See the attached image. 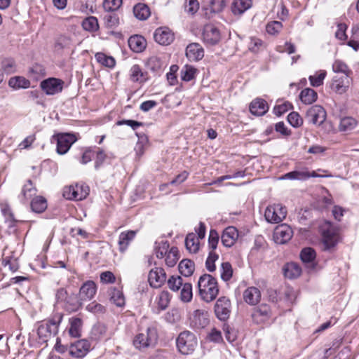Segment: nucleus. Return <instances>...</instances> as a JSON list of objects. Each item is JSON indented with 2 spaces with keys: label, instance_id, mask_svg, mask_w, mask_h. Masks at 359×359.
Wrapping results in <instances>:
<instances>
[{
  "label": "nucleus",
  "instance_id": "obj_1",
  "mask_svg": "<svg viewBox=\"0 0 359 359\" xmlns=\"http://www.w3.org/2000/svg\"><path fill=\"white\" fill-rule=\"evenodd\" d=\"M198 292L201 298L206 302L213 301L219 293L217 280L210 274L202 275L198 281Z\"/></svg>",
  "mask_w": 359,
  "mask_h": 359
},
{
  "label": "nucleus",
  "instance_id": "obj_2",
  "mask_svg": "<svg viewBox=\"0 0 359 359\" xmlns=\"http://www.w3.org/2000/svg\"><path fill=\"white\" fill-rule=\"evenodd\" d=\"M97 292V285L93 280H87L82 284L79 289L78 300L71 304L69 310L77 311L82 306L83 302L91 300Z\"/></svg>",
  "mask_w": 359,
  "mask_h": 359
},
{
  "label": "nucleus",
  "instance_id": "obj_3",
  "mask_svg": "<svg viewBox=\"0 0 359 359\" xmlns=\"http://www.w3.org/2000/svg\"><path fill=\"white\" fill-rule=\"evenodd\" d=\"M322 248L323 250H330L334 248L339 241L337 231L330 222H325L321 227Z\"/></svg>",
  "mask_w": 359,
  "mask_h": 359
},
{
  "label": "nucleus",
  "instance_id": "obj_4",
  "mask_svg": "<svg viewBox=\"0 0 359 359\" xmlns=\"http://www.w3.org/2000/svg\"><path fill=\"white\" fill-rule=\"evenodd\" d=\"M176 343L178 350L182 354H189L192 353L197 345L195 335L190 331L181 332L177 339Z\"/></svg>",
  "mask_w": 359,
  "mask_h": 359
},
{
  "label": "nucleus",
  "instance_id": "obj_5",
  "mask_svg": "<svg viewBox=\"0 0 359 359\" xmlns=\"http://www.w3.org/2000/svg\"><path fill=\"white\" fill-rule=\"evenodd\" d=\"M89 187L84 184H75L65 187L63 196L68 200L81 201L89 194Z\"/></svg>",
  "mask_w": 359,
  "mask_h": 359
},
{
  "label": "nucleus",
  "instance_id": "obj_6",
  "mask_svg": "<svg viewBox=\"0 0 359 359\" xmlns=\"http://www.w3.org/2000/svg\"><path fill=\"white\" fill-rule=\"evenodd\" d=\"M287 215V209L280 204L269 205L264 212L266 220L270 223H279L282 222Z\"/></svg>",
  "mask_w": 359,
  "mask_h": 359
},
{
  "label": "nucleus",
  "instance_id": "obj_7",
  "mask_svg": "<svg viewBox=\"0 0 359 359\" xmlns=\"http://www.w3.org/2000/svg\"><path fill=\"white\" fill-rule=\"evenodd\" d=\"M157 339L154 329L147 328L145 332L140 333L135 337L133 344L135 348L141 350L155 344Z\"/></svg>",
  "mask_w": 359,
  "mask_h": 359
},
{
  "label": "nucleus",
  "instance_id": "obj_8",
  "mask_svg": "<svg viewBox=\"0 0 359 359\" xmlns=\"http://www.w3.org/2000/svg\"><path fill=\"white\" fill-rule=\"evenodd\" d=\"M61 318L62 316L60 318L58 322H56L54 320H50L43 321L40 323L37 328V334L39 337L43 341H47L48 338H50L52 335H55L57 333L59 323Z\"/></svg>",
  "mask_w": 359,
  "mask_h": 359
},
{
  "label": "nucleus",
  "instance_id": "obj_9",
  "mask_svg": "<svg viewBox=\"0 0 359 359\" xmlns=\"http://www.w3.org/2000/svg\"><path fill=\"white\" fill-rule=\"evenodd\" d=\"M214 311L216 317L221 321L229 318L231 312V301L226 297H220L215 302Z\"/></svg>",
  "mask_w": 359,
  "mask_h": 359
},
{
  "label": "nucleus",
  "instance_id": "obj_10",
  "mask_svg": "<svg viewBox=\"0 0 359 359\" xmlns=\"http://www.w3.org/2000/svg\"><path fill=\"white\" fill-rule=\"evenodd\" d=\"M326 117L327 114L325 109L318 104L309 107L306 114V118L309 122L318 126L323 124Z\"/></svg>",
  "mask_w": 359,
  "mask_h": 359
},
{
  "label": "nucleus",
  "instance_id": "obj_11",
  "mask_svg": "<svg viewBox=\"0 0 359 359\" xmlns=\"http://www.w3.org/2000/svg\"><path fill=\"white\" fill-rule=\"evenodd\" d=\"M64 81L56 78H48L40 83L41 88L48 95H53L62 90Z\"/></svg>",
  "mask_w": 359,
  "mask_h": 359
},
{
  "label": "nucleus",
  "instance_id": "obj_12",
  "mask_svg": "<svg viewBox=\"0 0 359 359\" xmlns=\"http://www.w3.org/2000/svg\"><path fill=\"white\" fill-rule=\"evenodd\" d=\"M90 343L86 339L78 340L71 344L69 348V353L73 358H83L90 351Z\"/></svg>",
  "mask_w": 359,
  "mask_h": 359
},
{
  "label": "nucleus",
  "instance_id": "obj_13",
  "mask_svg": "<svg viewBox=\"0 0 359 359\" xmlns=\"http://www.w3.org/2000/svg\"><path fill=\"white\" fill-rule=\"evenodd\" d=\"M190 326L195 329H202L209 324L208 313L203 309H197L189 317Z\"/></svg>",
  "mask_w": 359,
  "mask_h": 359
},
{
  "label": "nucleus",
  "instance_id": "obj_14",
  "mask_svg": "<svg viewBox=\"0 0 359 359\" xmlns=\"http://www.w3.org/2000/svg\"><path fill=\"white\" fill-rule=\"evenodd\" d=\"M293 231L291 227L286 224H282L275 228L273 239L276 243L284 244L291 239Z\"/></svg>",
  "mask_w": 359,
  "mask_h": 359
},
{
  "label": "nucleus",
  "instance_id": "obj_15",
  "mask_svg": "<svg viewBox=\"0 0 359 359\" xmlns=\"http://www.w3.org/2000/svg\"><path fill=\"white\" fill-rule=\"evenodd\" d=\"M76 141V138L73 134L65 133L57 136V152L59 154H66L71 146Z\"/></svg>",
  "mask_w": 359,
  "mask_h": 359
},
{
  "label": "nucleus",
  "instance_id": "obj_16",
  "mask_svg": "<svg viewBox=\"0 0 359 359\" xmlns=\"http://www.w3.org/2000/svg\"><path fill=\"white\" fill-rule=\"evenodd\" d=\"M166 280V274L163 268L156 267L150 270L148 276V280L153 287H161Z\"/></svg>",
  "mask_w": 359,
  "mask_h": 359
},
{
  "label": "nucleus",
  "instance_id": "obj_17",
  "mask_svg": "<svg viewBox=\"0 0 359 359\" xmlns=\"http://www.w3.org/2000/svg\"><path fill=\"white\" fill-rule=\"evenodd\" d=\"M203 39L205 43L215 45L220 40V32L213 25H206L203 28Z\"/></svg>",
  "mask_w": 359,
  "mask_h": 359
},
{
  "label": "nucleus",
  "instance_id": "obj_18",
  "mask_svg": "<svg viewBox=\"0 0 359 359\" xmlns=\"http://www.w3.org/2000/svg\"><path fill=\"white\" fill-rule=\"evenodd\" d=\"M271 315L270 306L262 304L253 309L252 318L255 323L260 324L266 321L271 317Z\"/></svg>",
  "mask_w": 359,
  "mask_h": 359
},
{
  "label": "nucleus",
  "instance_id": "obj_19",
  "mask_svg": "<svg viewBox=\"0 0 359 359\" xmlns=\"http://www.w3.org/2000/svg\"><path fill=\"white\" fill-rule=\"evenodd\" d=\"M322 177L316 173L315 171L309 172L308 168H304L302 170H294L286 173L283 179L297 180H306L310 177Z\"/></svg>",
  "mask_w": 359,
  "mask_h": 359
},
{
  "label": "nucleus",
  "instance_id": "obj_20",
  "mask_svg": "<svg viewBox=\"0 0 359 359\" xmlns=\"http://www.w3.org/2000/svg\"><path fill=\"white\" fill-rule=\"evenodd\" d=\"M154 37L155 41L161 45H168L174 40V35L166 27H160L156 29Z\"/></svg>",
  "mask_w": 359,
  "mask_h": 359
},
{
  "label": "nucleus",
  "instance_id": "obj_21",
  "mask_svg": "<svg viewBox=\"0 0 359 359\" xmlns=\"http://www.w3.org/2000/svg\"><path fill=\"white\" fill-rule=\"evenodd\" d=\"M350 83V76H335L332 79L331 88L337 93L342 94L346 92Z\"/></svg>",
  "mask_w": 359,
  "mask_h": 359
},
{
  "label": "nucleus",
  "instance_id": "obj_22",
  "mask_svg": "<svg viewBox=\"0 0 359 359\" xmlns=\"http://www.w3.org/2000/svg\"><path fill=\"white\" fill-rule=\"evenodd\" d=\"M37 193V189L31 180H28L23 185L20 194L18 195V199L22 203H26Z\"/></svg>",
  "mask_w": 359,
  "mask_h": 359
},
{
  "label": "nucleus",
  "instance_id": "obj_23",
  "mask_svg": "<svg viewBox=\"0 0 359 359\" xmlns=\"http://www.w3.org/2000/svg\"><path fill=\"white\" fill-rule=\"evenodd\" d=\"M238 237V232L236 227L228 226L226 228L222 235V243L227 248H230L235 243Z\"/></svg>",
  "mask_w": 359,
  "mask_h": 359
},
{
  "label": "nucleus",
  "instance_id": "obj_24",
  "mask_svg": "<svg viewBox=\"0 0 359 359\" xmlns=\"http://www.w3.org/2000/svg\"><path fill=\"white\" fill-rule=\"evenodd\" d=\"M269 110L267 102L262 98L253 100L250 104V111L255 116H263Z\"/></svg>",
  "mask_w": 359,
  "mask_h": 359
},
{
  "label": "nucleus",
  "instance_id": "obj_25",
  "mask_svg": "<svg viewBox=\"0 0 359 359\" xmlns=\"http://www.w3.org/2000/svg\"><path fill=\"white\" fill-rule=\"evenodd\" d=\"M186 55L191 61H198L203 57L204 50L200 44L193 43L187 46Z\"/></svg>",
  "mask_w": 359,
  "mask_h": 359
},
{
  "label": "nucleus",
  "instance_id": "obj_26",
  "mask_svg": "<svg viewBox=\"0 0 359 359\" xmlns=\"http://www.w3.org/2000/svg\"><path fill=\"white\" fill-rule=\"evenodd\" d=\"M224 5V0H203V8L205 15H210L222 11Z\"/></svg>",
  "mask_w": 359,
  "mask_h": 359
},
{
  "label": "nucleus",
  "instance_id": "obj_27",
  "mask_svg": "<svg viewBox=\"0 0 359 359\" xmlns=\"http://www.w3.org/2000/svg\"><path fill=\"white\" fill-rule=\"evenodd\" d=\"M243 299L248 304L256 305L261 299V292L258 288L250 287L244 291Z\"/></svg>",
  "mask_w": 359,
  "mask_h": 359
},
{
  "label": "nucleus",
  "instance_id": "obj_28",
  "mask_svg": "<svg viewBox=\"0 0 359 359\" xmlns=\"http://www.w3.org/2000/svg\"><path fill=\"white\" fill-rule=\"evenodd\" d=\"M128 45L130 49L135 53H140L146 48L145 39L140 35H134L129 38Z\"/></svg>",
  "mask_w": 359,
  "mask_h": 359
},
{
  "label": "nucleus",
  "instance_id": "obj_29",
  "mask_svg": "<svg viewBox=\"0 0 359 359\" xmlns=\"http://www.w3.org/2000/svg\"><path fill=\"white\" fill-rule=\"evenodd\" d=\"M136 231H128L120 233L118 238V247L121 252H125L128 248L130 243L135 238Z\"/></svg>",
  "mask_w": 359,
  "mask_h": 359
},
{
  "label": "nucleus",
  "instance_id": "obj_30",
  "mask_svg": "<svg viewBox=\"0 0 359 359\" xmlns=\"http://www.w3.org/2000/svg\"><path fill=\"white\" fill-rule=\"evenodd\" d=\"M110 302L118 307H122L125 305L126 301L123 292L116 287H111L109 291Z\"/></svg>",
  "mask_w": 359,
  "mask_h": 359
},
{
  "label": "nucleus",
  "instance_id": "obj_31",
  "mask_svg": "<svg viewBox=\"0 0 359 359\" xmlns=\"http://www.w3.org/2000/svg\"><path fill=\"white\" fill-rule=\"evenodd\" d=\"M251 6V0H234L231 5V11L234 15H241Z\"/></svg>",
  "mask_w": 359,
  "mask_h": 359
},
{
  "label": "nucleus",
  "instance_id": "obj_32",
  "mask_svg": "<svg viewBox=\"0 0 359 359\" xmlns=\"http://www.w3.org/2000/svg\"><path fill=\"white\" fill-rule=\"evenodd\" d=\"M284 276L290 279L299 277L302 273V269L299 265L295 262L287 263L283 266Z\"/></svg>",
  "mask_w": 359,
  "mask_h": 359
},
{
  "label": "nucleus",
  "instance_id": "obj_33",
  "mask_svg": "<svg viewBox=\"0 0 359 359\" xmlns=\"http://www.w3.org/2000/svg\"><path fill=\"white\" fill-rule=\"evenodd\" d=\"M69 333L72 337H80L83 321L80 318L73 317L69 319Z\"/></svg>",
  "mask_w": 359,
  "mask_h": 359
},
{
  "label": "nucleus",
  "instance_id": "obj_34",
  "mask_svg": "<svg viewBox=\"0 0 359 359\" xmlns=\"http://www.w3.org/2000/svg\"><path fill=\"white\" fill-rule=\"evenodd\" d=\"M299 97L303 103L311 104L317 100L318 95L313 89L306 88L301 91Z\"/></svg>",
  "mask_w": 359,
  "mask_h": 359
},
{
  "label": "nucleus",
  "instance_id": "obj_35",
  "mask_svg": "<svg viewBox=\"0 0 359 359\" xmlns=\"http://www.w3.org/2000/svg\"><path fill=\"white\" fill-rule=\"evenodd\" d=\"M180 273L186 277L191 276L194 271L195 264L190 259H183L179 264Z\"/></svg>",
  "mask_w": 359,
  "mask_h": 359
},
{
  "label": "nucleus",
  "instance_id": "obj_36",
  "mask_svg": "<svg viewBox=\"0 0 359 359\" xmlns=\"http://www.w3.org/2000/svg\"><path fill=\"white\" fill-rule=\"evenodd\" d=\"M130 79L134 82L143 83L147 80L146 74L143 72L138 65L132 66L130 70Z\"/></svg>",
  "mask_w": 359,
  "mask_h": 359
},
{
  "label": "nucleus",
  "instance_id": "obj_37",
  "mask_svg": "<svg viewBox=\"0 0 359 359\" xmlns=\"http://www.w3.org/2000/svg\"><path fill=\"white\" fill-rule=\"evenodd\" d=\"M133 13L135 16L140 20H144L150 15V10L144 4H136L133 8Z\"/></svg>",
  "mask_w": 359,
  "mask_h": 359
},
{
  "label": "nucleus",
  "instance_id": "obj_38",
  "mask_svg": "<svg viewBox=\"0 0 359 359\" xmlns=\"http://www.w3.org/2000/svg\"><path fill=\"white\" fill-rule=\"evenodd\" d=\"M199 239L196 238L194 233L187 234L185 239V245L190 252L196 253L198 252L199 249Z\"/></svg>",
  "mask_w": 359,
  "mask_h": 359
},
{
  "label": "nucleus",
  "instance_id": "obj_39",
  "mask_svg": "<svg viewBox=\"0 0 359 359\" xmlns=\"http://www.w3.org/2000/svg\"><path fill=\"white\" fill-rule=\"evenodd\" d=\"M30 205L33 212L41 213L47 208V202L43 197L36 196L32 200Z\"/></svg>",
  "mask_w": 359,
  "mask_h": 359
},
{
  "label": "nucleus",
  "instance_id": "obj_40",
  "mask_svg": "<svg viewBox=\"0 0 359 359\" xmlns=\"http://www.w3.org/2000/svg\"><path fill=\"white\" fill-rule=\"evenodd\" d=\"M147 67L153 72L161 70L165 65L164 61L159 56H151L147 61Z\"/></svg>",
  "mask_w": 359,
  "mask_h": 359
},
{
  "label": "nucleus",
  "instance_id": "obj_41",
  "mask_svg": "<svg viewBox=\"0 0 359 359\" xmlns=\"http://www.w3.org/2000/svg\"><path fill=\"white\" fill-rule=\"evenodd\" d=\"M8 85L15 89L28 88L30 86V81L24 77L15 76L9 79Z\"/></svg>",
  "mask_w": 359,
  "mask_h": 359
},
{
  "label": "nucleus",
  "instance_id": "obj_42",
  "mask_svg": "<svg viewBox=\"0 0 359 359\" xmlns=\"http://www.w3.org/2000/svg\"><path fill=\"white\" fill-rule=\"evenodd\" d=\"M95 57L97 62L107 67L112 68L116 64L114 57L107 56L104 53H97L95 54Z\"/></svg>",
  "mask_w": 359,
  "mask_h": 359
},
{
  "label": "nucleus",
  "instance_id": "obj_43",
  "mask_svg": "<svg viewBox=\"0 0 359 359\" xmlns=\"http://www.w3.org/2000/svg\"><path fill=\"white\" fill-rule=\"evenodd\" d=\"M168 286L173 292H178L184 285L183 279L180 276H172L168 280Z\"/></svg>",
  "mask_w": 359,
  "mask_h": 359
},
{
  "label": "nucleus",
  "instance_id": "obj_44",
  "mask_svg": "<svg viewBox=\"0 0 359 359\" xmlns=\"http://www.w3.org/2000/svg\"><path fill=\"white\" fill-rule=\"evenodd\" d=\"M169 249L168 241L156 242L154 252L157 258L162 259L166 255Z\"/></svg>",
  "mask_w": 359,
  "mask_h": 359
},
{
  "label": "nucleus",
  "instance_id": "obj_45",
  "mask_svg": "<svg viewBox=\"0 0 359 359\" xmlns=\"http://www.w3.org/2000/svg\"><path fill=\"white\" fill-rule=\"evenodd\" d=\"M83 28L88 32H95L99 29L97 19L94 16L86 18L82 22Z\"/></svg>",
  "mask_w": 359,
  "mask_h": 359
},
{
  "label": "nucleus",
  "instance_id": "obj_46",
  "mask_svg": "<svg viewBox=\"0 0 359 359\" xmlns=\"http://www.w3.org/2000/svg\"><path fill=\"white\" fill-rule=\"evenodd\" d=\"M179 259L178 250L175 247H172L170 249L165 255V264L168 266L172 267L175 266Z\"/></svg>",
  "mask_w": 359,
  "mask_h": 359
},
{
  "label": "nucleus",
  "instance_id": "obj_47",
  "mask_svg": "<svg viewBox=\"0 0 359 359\" xmlns=\"http://www.w3.org/2000/svg\"><path fill=\"white\" fill-rule=\"evenodd\" d=\"M332 69L334 72L344 74L345 76H350L352 74L346 64L341 60H336L333 63Z\"/></svg>",
  "mask_w": 359,
  "mask_h": 359
},
{
  "label": "nucleus",
  "instance_id": "obj_48",
  "mask_svg": "<svg viewBox=\"0 0 359 359\" xmlns=\"http://www.w3.org/2000/svg\"><path fill=\"white\" fill-rule=\"evenodd\" d=\"M192 285L189 283H185L181 287L180 299L184 302H189L192 299Z\"/></svg>",
  "mask_w": 359,
  "mask_h": 359
},
{
  "label": "nucleus",
  "instance_id": "obj_49",
  "mask_svg": "<svg viewBox=\"0 0 359 359\" xmlns=\"http://www.w3.org/2000/svg\"><path fill=\"white\" fill-rule=\"evenodd\" d=\"M326 74V71L320 70L316 75L310 76L309 79L311 85L313 87H319L322 86Z\"/></svg>",
  "mask_w": 359,
  "mask_h": 359
},
{
  "label": "nucleus",
  "instance_id": "obj_50",
  "mask_svg": "<svg viewBox=\"0 0 359 359\" xmlns=\"http://www.w3.org/2000/svg\"><path fill=\"white\" fill-rule=\"evenodd\" d=\"M86 310L95 315H101L104 314L106 312L105 306H104L100 303H97L95 301L89 303L86 306Z\"/></svg>",
  "mask_w": 359,
  "mask_h": 359
},
{
  "label": "nucleus",
  "instance_id": "obj_51",
  "mask_svg": "<svg viewBox=\"0 0 359 359\" xmlns=\"http://www.w3.org/2000/svg\"><path fill=\"white\" fill-rule=\"evenodd\" d=\"M357 124L356 121L352 117H344L341 118L339 124L341 131H348L353 130Z\"/></svg>",
  "mask_w": 359,
  "mask_h": 359
},
{
  "label": "nucleus",
  "instance_id": "obj_52",
  "mask_svg": "<svg viewBox=\"0 0 359 359\" xmlns=\"http://www.w3.org/2000/svg\"><path fill=\"white\" fill-rule=\"evenodd\" d=\"M196 72L193 67L185 65L181 70V78L184 81H190L195 77Z\"/></svg>",
  "mask_w": 359,
  "mask_h": 359
},
{
  "label": "nucleus",
  "instance_id": "obj_53",
  "mask_svg": "<svg viewBox=\"0 0 359 359\" xmlns=\"http://www.w3.org/2000/svg\"><path fill=\"white\" fill-rule=\"evenodd\" d=\"M233 275V269L229 262H223L221 265V278L225 281H229Z\"/></svg>",
  "mask_w": 359,
  "mask_h": 359
},
{
  "label": "nucleus",
  "instance_id": "obj_54",
  "mask_svg": "<svg viewBox=\"0 0 359 359\" xmlns=\"http://www.w3.org/2000/svg\"><path fill=\"white\" fill-rule=\"evenodd\" d=\"M300 257L303 262L311 263L316 258V252L311 248H306L302 250Z\"/></svg>",
  "mask_w": 359,
  "mask_h": 359
},
{
  "label": "nucleus",
  "instance_id": "obj_55",
  "mask_svg": "<svg viewBox=\"0 0 359 359\" xmlns=\"http://www.w3.org/2000/svg\"><path fill=\"white\" fill-rule=\"evenodd\" d=\"M121 5L122 0H104L102 4L104 10L109 13L118 10Z\"/></svg>",
  "mask_w": 359,
  "mask_h": 359
},
{
  "label": "nucleus",
  "instance_id": "obj_56",
  "mask_svg": "<svg viewBox=\"0 0 359 359\" xmlns=\"http://www.w3.org/2000/svg\"><path fill=\"white\" fill-rule=\"evenodd\" d=\"M156 301L158 308L161 310H165L170 302L169 292L167 291H162L158 296Z\"/></svg>",
  "mask_w": 359,
  "mask_h": 359
},
{
  "label": "nucleus",
  "instance_id": "obj_57",
  "mask_svg": "<svg viewBox=\"0 0 359 359\" xmlns=\"http://www.w3.org/2000/svg\"><path fill=\"white\" fill-rule=\"evenodd\" d=\"M283 28L282 22L279 21H271L266 26V31L270 35L278 34Z\"/></svg>",
  "mask_w": 359,
  "mask_h": 359
},
{
  "label": "nucleus",
  "instance_id": "obj_58",
  "mask_svg": "<svg viewBox=\"0 0 359 359\" xmlns=\"http://www.w3.org/2000/svg\"><path fill=\"white\" fill-rule=\"evenodd\" d=\"M292 108V104L289 102H284L280 104H276L273 107V113L278 116H280L283 114L288 111L290 109Z\"/></svg>",
  "mask_w": 359,
  "mask_h": 359
},
{
  "label": "nucleus",
  "instance_id": "obj_59",
  "mask_svg": "<svg viewBox=\"0 0 359 359\" xmlns=\"http://www.w3.org/2000/svg\"><path fill=\"white\" fill-rule=\"evenodd\" d=\"M219 256L215 252L210 251L208 257L205 262V267L210 272H212L216 269L215 262L217 260Z\"/></svg>",
  "mask_w": 359,
  "mask_h": 359
},
{
  "label": "nucleus",
  "instance_id": "obj_60",
  "mask_svg": "<svg viewBox=\"0 0 359 359\" xmlns=\"http://www.w3.org/2000/svg\"><path fill=\"white\" fill-rule=\"evenodd\" d=\"M219 242V235L216 230L211 229L210 231L209 238H208V246L211 250L210 251L214 252L217 248V244Z\"/></svg>",
  "mask_w": 359,
  "mask_h": 359
},
{
  "label": "nucleus",
  "instance_id": "obj_61",
  "mask_svg": "<svg viewBox=\"0 0 359 359\" xmlns=\"http://www.w3.org/2000/svg\"><path fill=\"white\" fill-rule=\"evenodd\" d=\"M199 8V3L197 0H189L184 4V11L189 15H194Z\"/></svg>",
  "mask_w": 359,
  "mask_h": 359
},
{
  "label": "nucleus",
  "instance_id": "obj_62",
  "mask_svg": "<svg viewBox=\"0 0 359 359\" xmlns=\"http://www.w3.org/2000/svg\"><path fill=\"white\" fill-rule=\"evenodd\" d=\"M287 121L293 127H299L302 123V118L297 112L292 111L287 116Z\"/></svg>",
  "mask_w": 359,
  "mask_h": 359
},
{
  "label": "nucleus",
  "instance_id": "obj_63",
  "mask_svg": "<svg viewBox=\"0 0 359 359\" xmlns=\"http://www.w3.org/2000/svg\"><path fill=\"white\" fill-rule=\"evenodd\" d=\"M224 332L226 340L229 342H233L237 339V332L228 325H224Z\"/></svg>",
  "mask_w": 359,
  "mask_h": 359
},
{
  "label": "nucleus",
  "instance_id": "obj_64",
  "mask_svg": "<svg viewBox=\"0 0 359 359\" xmlns=\"http://www.w3.org/2000/svg\"><path fill=\"white\" fill-rule=\"evenodd\" d=\"M107 26L115 27L119 25V18L116 13H108L104 16Z\"/></svg>",
  "mask_w": 359,
  "mask_h": 359
}]
</instances>
